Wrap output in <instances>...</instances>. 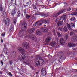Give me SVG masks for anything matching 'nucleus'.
<instances>
[{
    "instance_id": "obj_1",
    "label": "nucleus",
    "mask_w": 77,
    "mask_h": 77,
    "mask_svg": "<svg viewBox=\"0 0 77 77\" xmlns=\"http://www.w3.org/2000/svg\"><path fill=\"white\" fill-rule=\"evenodd\" d=\"M18 50L22 54H20L19 56V59H22V60H23L25 59V58H29L30 57L29 56L26 55V54H24V52H25V51L24 49H23L22 48H18Z\"/></svg>"
},
{
    "instance_id": "obj_2",
    "label": "nucleus",
    "mask_w": 77,
    "mask_h": 77,
    "mask_svg": "<svg viewBox=\"0 0 77 77\" xmlns=\"http://www.w3.org/2000/svg\"><path fill=\"white\" fill-rule=\"evenodd\" d=\"M37 59L39 58V60L41 61V63H40V61L39 60H38L37 61V62L36 63V66L37 67L38 66H42L44 64V60L42 58L41 56H38L37 57Z\"/></svg>"
},
{
    "instance_id": "obj_3",
    "label": "nucleus",
    "mask_w": 77,
    "mask_h": 77,
    "mask_svg": "<svg viewBox=\"0 0 77 77\" xmlns=\"http://www.w3.org/2000/svg\"><path fill=\"white\" fill-rule=\"evenodd\" d=\"M66 9L60 10H59V12H58L57 13H56L54 15H53L52 17L53 18L56 17L58 16V15H60V14H61L62 13H63V12H66Z\"/></svg>"
},
{
    "instance_id": "obj_4",
    "label": "nucleus",
    "mask_w": 77,
    "mask_h": 77,
    "mask_svg": "<svg viewBox=\"0 0 77 77\" xmlns=\"http://www.w3.org/2000/svg\"><path fill=\"white\" fill-rule=\"evenodd\" d=\"M66 26H67L68 30L71 31L72 30L73 27L75 28V24L72 23H70V24H69L68 23H67Z\"/></svg>"
},
{
    "instance_id": "obj_5",
    "label": "nucleus",
    "mask_w": 77,
    "mask_h": 77,
    "mask_svg": "<svg viewBox=\"0 0 77 77\" xmlns=\"http://www.w3.org/2000/svg\"><path fill=\"white\" fill-rule=\"evenodd\" d=\"M68 38V35H67L64 39L61 38L60 39V42L62 45H65V41L67 40Z\"/></svg>"
},
{
    "instance_id": "obj_6",
    "label": "nucleus",
    "mask_w": 77,
    "mask_h": 77,
    "mask_svg": "<svg viewBox=\"0 0 77 77\" xmlns=\"http://www.w3.org/2000/svg\"><path fill=\"white\" fill-rule=\"evenodd\" d=\"M27 28V23L25 22L23 23L22 25V31H26Z\"/></svg>"
},
{
    "instance_id": "obj_7",
    "label": "nucleus",
    "mask_w": 77,
    "mask_h": 77,
    "mask_svg": "<svg viewBox=\"0 0 77 77\" xmlns=\"http://www.w3.org/2000/svg\"><path fill=\"white\" fill-rule=\"evenodd\" d=\"M4 22L6 26H9V24H10L11 23L10 20H9L7 18H6V20L4 21Z\"/></svg>"
},
{
    "instance_id": "obj_8",
    "label": "nucleus",
    "mask_w": 77,
    "mask_h": 77,
    "mask_svg": "<svg viewBox=\"0 0 77 77\" xmlns=\"http://www.w3.org/2000/svg\"><path fill=\"white\" fill-rule=\"evenodd\" d=\"M70 36H72L73 39H75L77 38V35L75 34V33L73 32H70Z\"/></svg>"
},
{
    "instance_id": "obj_9",
    "label": "nucleus",
    "mask_w": 77,
    "mask_h": 77,
    "mask_svg": "<svg viewBox=\"0 0 77 77\" xmlns=\"http://www.w3.org/2000/svg\"><path fill=\"white\" fill-rule=\"evenodd\" d=\"M22 46L24 48H28L29 45L28 44H26L25 42H24L23 43Z\"/></svg>"
},
{
    "instance_id": "obj_10",
    "label": "nucleus",
    "mask_w": 77,
    "mask_h": 77,
    "mask_svg": "<svg viewBox=\"0 0 77 77\" xmlns=\"http://www.w3.org/2000/svg\"><path fill=\"white\" fill-rule=\"evenodd\" d=\"M63 31L64 33H66V32H68V29L66 26H64V27L63 29Z\"/></svg>"
},
{
    "instance_id": "obj_11",
    "label": "nucleus",
    "mask_w": 77,
    "mask_h": 77,
    "mask_svg": "<svg viewBox=\"0 0 77 77\" xmlns=\"http://www.w3.org/2000/svg\"><path fill=\"white\" fill-rule=\"evenodd\" d=\"M63 24V20L61 21L60 20L59 21L57 26H62V24Z\"/></svg>"
},
{
    "instance_id": "obj_12",
    "label": "nucleus",
    "mask_w": 77,
    "mask_h": 77,
    "mask_svg": "<svg viewBox=\"0 0 77 77\" xmlns=\"http://www.w3.org/2000/svg\"><path fill=\"white\" fill-rule=\"evenodd\" d=\"M68 46L70 47H75L76 44L73 43H69L68 44Z\"/></svg>"
},
{
    "instance_id": "obj_13",
    "label": "nucleus",
    "mask_w": 77,
    "mask_h": 77,
    "mask_svg": "<svg viewBox=\"0 0 77 77\" xmlns=\"http://www.w3.org/2000/svg\"><path fill=\"white\" fill-rule=\"evenodd\" d=\"M46 71H43V72H42V77H45V75H46Z\"/></svg>"
},
{
    "instance_id": "obj_14",
    "label": "nucleus",
    "mask_w": 77,
    "mask_h": 77,
    "mask_svg": "<svg viewBox=\"0 0 77 77\" xmlns=\"http://www.w3.org/2000/svg\"><path fill=\"white\" fill-rule=\"evenodd\" d=\"M64 57V54L63 52L60 53V56L59 57V59H62Z\"/></svg>"
},
{
    "instance_id": "obj_15",
    "label": "nucleus",
    "mask_w": 77,
    "mask_h": 77,
    "mask_svg": "<svg viewBox=\"0 0 77 77\" xmlns=\"http://www.w3.org/2000/svg\"><path fill=\"white\" fill-rule=\"evenodd\" d=\"M11 56L13 57H15L16 56V53L15 51H13L11 52Z\"/></svg>"
},
{
    "instance_id": "obj_16",
    "label": "nucleus",
    "mask_w": 77,
    "mask_h": 77,
    "mask_svg": "<svg viewBox=\"0 0 77 77\" xmlns=\"http://www.w3.org/2000/svg\"><path fill=\"white\" fill-rule=\"evenodd\" d=\"M56 43L55 42H53L50 43V45L52 47H54L56 45Z\"/></svg>"
},
{
    "instance_id": "obj_17",
    "label": "nucleus",
    "mask_w": 77,
    "mask_h": 77,
    "mask_svg": "<svg viewBox=\"0 0 77 77\" xmlns=\"http://www.w3.org/2000/svg\"><path fill=\"white\" fill-rule=\"evenodd\" d=\"M35 28H31L29 31V33H32L33 32H34V31H35Z\"/></svg>"
},
{
    "instance_id": "obj_18",
    "label": "nucleus",
    "mask_w": 77,
    "mask_h": 77,
    "mask_svg": "<svg viewBox=\"0 0 77 77\" xmlns=\"http://www.w3.org/2000/svg\"><path fill=\"white\" fill-rule=\"evenodd\" d=\"M51 39V37H48L47 38L46 40V42H49L50 41V40Z\"/></svg>"
},
{
    "instance_id": "obj_19",
    "label": "nucleus",
    "mask_w": 77,
    "mask_h": 77,
    "mask_svg": "<svg viewBox=\"0 0 77 77\" xmlns=\"http://www.w3.org/2000/svg\"><path fill=\"white\" fill-rule=\"evenodd\" d=\"M16 11L15 10V9L13 10L12 11L11 15L12 16H14V15L16 14Z\"/></svg>"
},
{
    "instance_id": "obj_20",
    "label": "nucleus",
    "mask_w": 77,
    "mask_h": 77,
    "mask_svg": "<svg viewBox=\"0 0 77 77\" xmlns=\"http://www.w3.org/2000/svg\"><path fill=\"white\" fill-rule=\"evenodd\" d=\"M61 17L63 19V20H66V16L65 15H63L61 16Z\"/></svg>"
},
{
    "instance_id": "obj_21",
    "label": "nucleus",
    "mask_w": 77,
    "mask_h": 77,
    "mask_svg": "<svg viewBox=\"0 0 77 77\" xmlns=\"http://www.w3.org/2000/svg\"><path fill=\"white\" fill-rule=\"evenodd\" d=\"M8 51V49L6 48V46L4 45V48L3 49V51L4 53H5V52L7 51Z\"/></svg>"
},
{
    "instance_id": "obj_22",
    "label": "nucleus",
    "mask_w": 77,
    "mask_h": 77,
    "mask_svg": "<svg viewBox=\"0 0 77 77\" xmlns=\"http://www.w3.org/2000/svg\"><path fill=\"white\" fill-rule=\"evenodd\" d=\"M45 23L48 24L50 23V19H45Z\"/></svg>"
},
{
    "instance_id": "obj_23",
    "label": "nucleus",
    "mask_w": 77,
    "mask_h": 77,
    "mask_svg": "<svg viewBox=\"0 0 77 77\" xmlns=\"http://www.w3.org/2000/svg\"><path fill=\"white\" fill-rule=\"evenodd\" d=\"M36 34L37 35H40L41 34V31H40L37 30L36 31Z\"/></svg>"
},
{
    "instance_id": "obj_24",
    "label": "nucleus",
    "mask_w": 77,
    "mask_h": 77,
    "mask_svg": "<svg viewBox=\"0 0 77 77\" xmlns=\"http://www.w3.org/2000/svg\"><path fill=\"white\" fill-rule=\"evenodd\" d=\"M3 8L2 5H0V12H3Z\"/></svg>"
},
{
    "instance_id": "obj_25",
    "label": "nucleus",
    "mask_w": 77,
    "mask_h": 77,
    "mask_svg": "<svg viewBox=\"0 0 77 77\" xmlns=\"http://www.w3.org/2000/svg\"><path fill=\"white\" fill-rule=\"evenodd\" d=\"M13 22L14 24L15 25V24H16V22H17V19H13Z\"/></svg>"
},
{
    "instance_id": "obj_26",
    "label": "nucleus",
    "mask_w": 77,
    "mask_h": 77,
    "mask_svg": "<svg viewBox=\"0 0 77 77\" xmlns=\"http://www.w3.org/2000/svg\"><path fill=\"white\" fill-rule=\"evenodd\" d=\"M71 15H77V12H74L71 13Z\"/></svg>"
},
{
    "instance_id": "obj_27",
    "label": "nucleus",
    "mask_w": 77,
    "mask_h": 77,
    "mask_svg": "<svg viewBox=\"0 0 77 77\" xmlns=\"http://www.w3.org/2000/svg\"><path fill=\"white\" fill-rule=\"evenodd\" d=\"M42 30H44V32H47V31H48V29H47V28H45V29L44 28H42Z\"/></svg>"
},
{
    "instance_id": "obj_28",
    "label": "nucleus",
    "mask_w": 77,
    "mask_h": 77,
    "mask_svg": "<svg viewBox=\"0 0 77 77\" xmlns=\"http://www.w3.org/2000/svg\"><path fill=\"white\" fill-rule=\"evenodd\" d=\"M10 32H14V28L12 27H10Z\"/></svg>"
},
{
    "instance_id": "obj_29",
    "label": "nucleus",
    "mask_w": 77,
    "mask_h": 77,
    "mask_svg": "<svg viewBox=\"0 0 77 77\" xmlns=\"http://www.w3.org/2000/svg\"><path fill=\"white\" fill-rule=\"evenodd\" d=\"M75 20V17H72L70 19L71 21H74Z\"/></svg>"
},
{
    "instance_id": "obj_30",
    "label": "nucleus",
    "mask_w": 77,
    "mask_h": 77,
    "mask_svg": "<svg viewBox=\"0 0 77 77\" xmlns=\"http://www.w3.org/2000/svg\"><path fill=\"white\" fill-rule=\"evenodd\" d=\"M41 15L42 17H47V15L44 13H42L41 14Z\"/></svg>"
},
{
    "instance_id": "obj_31",
    "label": "nucleus",
    "mask_w": 77,
    "mask_h": 77,
    "mask_svg": "<svg viewBox=\"0 0 77 77\" xmlns=\"http://www.w3.org/2000/svg\"><path fill=\"white\" fill-rule=\"evenodd\" d=\"M38 24H39V22H37L35 23L33 25V26H34V27H36V26H37Z\"/></svg>"
},
{
    "instance_id": "obj_32",
    "label": "nucleus",
    "mask_w": 77,
    "mask_h": 77,
    "mask_svg": "<svg viewBox=\"0 0 77 77\" xmlns=\"http://www.w3.org/2000/svg\"><path fill=\"white\" fill-rule=\"evenodd\" d=\"M17 17H20V16L21 15V13H20V12L18 11L17 14Z\"/></svg>"
},
{
    "instance_id": "obj_33",
    "label": "nucleus",
    "mask_w": 77,
    "mask_h": 77,
    "mask_svg": "<svg viewBox=\"0 0 77 77\" xmlns=\"http://www.w3.org/2000/svg\"><path fill=\"white\" fill-rule=\"evenodd\" d=\"M43 18H42L41 20V21L43 23H45V19H43Z\"/></svg>"
},
{
    "instance_id": "obj_34",
    "label": "nucleus",
    "mask_w": 77,
    "mask_h": 77,
    "mask_svg": "<svg viewBox=\"0 0 77 77\" xmlns=\"http://www.w3.org/2000/svg\"><path fill=\"white\" fill-rule=\"evenodd\" d=\"M57 35H58V37L59 38H60V37H62V35L60 34L59 33H57Z\"/></svg>"
},
{
    "instance_id": "obj_35",
    "label": "nucleus",
    "mask_w": 77,
    "mask_h": 77,
    "mask_svg": "<svg viewBox=\"0 0 77 77\" xmlns=\"http://www.w3.org/2000/svg\"><path fill=\"white\" fill-rule=\"evenodd\" d=\"M26 18L27 19H29V18L30 17V15L28 14H26Z\"/></svg>"
},
{
    "instance_id": "obj_36",
    "label": "nucleus",
    "mask_w": 77,
    "mask_h": 77,
    "mask_svg": "<svg viewBox=\"0 0 77 77\" xmlns=\"http://www.w3.org/2000/svg\"><path fill=\"white\" fill-rule=\"evenodd\" d=\"M5 35H6V33L4 32L1 34V36H5Z\"/></svg>"
},
{
    "instance_id": "obj_37",
    "label": "nucleus",
    "mask_w": 77,
    "mask_h": 77,
    "mask_svg": "<svg viewBox=\"0 0 77 77\" xmlns=\"http://www.w3.org/2000/svg\"><path fill=\"white\" fill-rule=\"evenodd\" d=\"M36 39V38L35 36H34V37H33L32 38V40H35Z\"/></svg>"
},
{
    "instance_id": "obj_38",
    "label": "nucleus",
    "mask_w": 77,
    "mask_h": 77,
    "mask_svg": "<svg viewBox=\"0 0 77 77\" xmlns=\"http://www.w3.org/2000/svg\"><path fill=\"white\" fill-rule=\"evenodd\" d=\"M58 29V30H60V31H62V28H61V27H59Z\"/></svg>"
},
{
    "instance_id": "obj_39",
    "label": "nucleus",
    "mask_w": 77,
    "mask_h": 77,
    "mask_svg": "<svg viewBox=\"0 0 77 77\" xmlns=\"http://www.w3.org/2000/svg\"><path fill=\"white\" fill-rule=\"evenodd\" d=\"M43 71H45V69L44 68H42L41 69V72H43Z\"/></svg>"
},
{
    "instance_id": "obj_40",
    "label": "nucleus",
    "mask_w": 77,
    "mask_h": 77,
    "mask_svg": "<svg viewBox=\"0 0 77 77\" xmlns=\"http://www.w3.org/2000/svg\"><path fill=\"white\" fill-rule=\"evenodd\" d=\"M0 62H1V64H2V65H3L4 63H3V60H1Z\"/></svg>"
},
{
    "instance_id": "obj_41",
    "label": "nucleus",
    "mask_w": 77,
    "mask_h": 77,
    "mask_svg": "<svg viewBox=\"0 0 77 77\" xmlns=\"http://www.w3.org/2000/svg\"><path fill=\"white\" fill-rule=\"evenodd\" d=\"M8 74H9V75H10L11 77H12V73H11V72H9Z\"/></svg>"
},
{
    "instance_id": "obj_42",
    "label": "nucleus",
    "mask_w": 77,
    "mask_h": 77,
    "mask_svg": "<svg viewBox=\"0 0 77 77\" xmlns=\"http://www.w3.org/2000/svg\"><path fill=\"white\" fill-rule=\"evenodd\" d=\"M6 12L5 11H4L2 13V15H6Z\"/></svg>"
},
{
    "instance_id": "obj_43",
    "label": "nucleus",
    "mask_w": 77,
    "mask_h": 77,
    "mask_svg": "<svg viewBox=\"0 0 77 77\" xmlns=\"http://www.w3.org/2000/svg\"><path fill=\"white\" fill-rule=\"evenodd\" d=\"M9 63L10 65H12V63H13V62H12V61H9Z\"/></svg>"
},
{
    "instance_id": "obj_44",
    "label": "nucleus",
    "mask_w": 77,
    "mask_h": 77,
    "mask_svg": "<svg viewBox=\"0 0 77 77\" xmlns=\"http://www.w3.org/2000/svg\"><path fill=\"white\" fill-rule=\"evenodd\" d=\"M71 9L70 8H68L67 9V11H69L71 10Z\"/></svg>"
},
{
    "instance_id": "obj_45",
    "label": "nucleus",
    "mask_w": 77,
    "mask_h": 77,
    "mask_svg": "<svg viewBox=\"0 0 77 77\" xmlns=\"http://www.w3.org/2000/svg\"><path fill=\"white\" fill-rule=\"evenodd\" d=\"M1 42L2 43H3V39L2 38L1 39Z\"/></svg>"
},
{
    "instance_id": "obj_46",
    "label": "nucleus",
    "mask_w": 77,
    "mask_h": 77,
    "mask_svg": "<svg viewBox=\"0 0 77 77\" xmlns=\"http://www.w3.org/2000/svg\"><path fill=\"white\" fill-rule=\"evenodd\" d=\"M34 9H37V8H36V7H34Z\"/></svg>"
},
{
    "instance_id": "obj_47",
    "label": "nucleus",
    "mask_w": 77,
    "mask_h": 77,
    "mask_svg": "<svg viewBox=\"0 0 77 77\" xmlns=\"http://www.w3.org/2000/svg\"><path fill=\"white\" fill-rule=\"evenodd\" d=\"M5 53V54H7V55H8V52H7V51Z\"/></svg>"
},
{
    "instance_id": "obj_48",
    "label": "nucleus",
    "mask_w": 77,
    "mask_h": 77,
    "mask_svg": "<svg viewBox=\"0 0 77 77\" xmlns=\"http://www.w3.org/2000/svg\"><path fill=\"white\" fill-rule=\"evenodd\" d=\"M0 74H2V71H0Z\"/></svg>"
},
{
    "instance_id": "obj_49",
    "label": "nucleus",
    "mask_w": 77,
    "mask_h": 77,
    "mask_svg": "<svg viewBox=\"0 0 77 77\" xmlns=\"http://www.w3.org/2000/svg\"><path fill=\"white\" fill-rule=\"evenodd\" d=\"M24 13H25V14H26V15L27 14H26V11H25Z\"/></svg>"
},
{
    "instance_id": "obj_50",
    "label": "nucleus",
    "mask_w": 77,
    "mask_h": 77,
    "mask_svg": "<svg viewBox=\"0 0 77 77\" xmlns=\"http://www.w3.org/2000/svg\"><path fill=\"white\" fill-rule=\"evenodd\" d=\"M40 25V26H41V25H42V23H40L39 24Z\"/></svg>"
},
{
    "instance_id": "obj_51",
    "label": "nucleus",
    "mask_w": 77,
    "mask_h": 77,
    "mask_svg": "<svg viewBox=\"0 0 77 77\" xmlns=\"http://www.w3.org/2000/svg\"><path fill=\"white\" fill-rule=\"evenodd\" d=\"M44 27H45V26H46V25H44Z\"/></svg>"
},
{
    "instance_id": "obj_52",
    "label": "nucleus",
    "mask_w": 77,
    "mask_h": 77,
    "mask_svg": "<svg viewBox=\"0 0 77 77\" xmlns=\"http://www.w3.org/2000/svg\"><path fill=\"white\" fill-rule=\"evenodd\" d=\"M48 1H51V0H47Z\"/></svg>"
},
{
    "instance_id": "obj_53",
    "label": "nucleus",
    "mask_w": 77,
    "mask_h": 77,
    "mask_svg": "<svg viewBox=\"0 0 77 77\" xmlns=\"http://www.w3.org/2000/svg\"><path fill=\"white\" fill-rule=\"evenodd\" d=\"M25 12H26V9H25Z\"/></svg>"
},
{
    "instance_id": "obj_54",
    "label": "nucleus",
    "mask_w": 77,
    "mask_h": 77,
    "mask_svg": "<svg viewBox=\"0 0 77 77\" xmlns=\"http://www.w3.org/2000/svg\"><path fill=\"white\" fill-rule=\"evenodd\" d=\"M76 9L75 11H77V9Z\"/></svg>"
},
{
    "instance_id": "obj_55",
    "label": "nucleus",
    "mask_w": 77,
    "mask_h": 77,
    "mask_svg": "<svg viewBox=\"0 0 77 77\" xmlns=\"http://www.w3.org/2000/svg\"><path fill=\"white\" fill-rule=\"evenodd\" d=\"M33 68V67H31V68Z\"/></svg>"
},
{
    "instance_id": "obj_56",
    "label": "nucleus",
    "mask_w": 77,
    "mask_h": 77,
    "mask_svg": "<svg viewBox=\"0 0 77 77\" xmlns=\"http://www.w3.org/2000/svg\"><path fill=\"white\" fill-rule=\"evenodd\" d=\"M33 17H34V16H33V17H32V18H33Z\"/></svg>"
},
{
    "instance_id": "obj_57",
    "label": "nucleus",
    "mask_w": 77,
    "mask_h": 77,
    "mask_svg": "<svg viewBox=\"0 0 77 77\" xmlns=\"http://www.w3.org/2000/svg\"><path fill=\"white\" fill-rule=\"evenodd\" d=\"M36 74H38V72H37V73H36Z\"/></svg>"
}]
</instances>
